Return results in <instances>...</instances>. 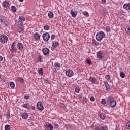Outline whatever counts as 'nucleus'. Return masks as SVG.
<instances>
[{"label":"nucleus","mask_w":130,"mask_h":130,"mask_svg":"<svg viewBox=\"0 0 130 130\" xmlns=\"http://www.w3.org/2000/svg\"><path fill=\"white\" fill-rule=\"evenodd\" d=\"M19 2H24V0H19Z\"/></svg>","instance_id":"680f3d73"},{"label":"nucleus","mask_w":130,"mask_h":130,"mask_svg":"<svg viewBox=\"0 0 130 130\" xmlns=\"http://www.w3.org/2000/svg\"><path fill=\"white\" fill-rule=\"evenodd\" d=\"M48 17L51 19H52V18H53V13L51 11H50L48 13Z\"/></svg>","instance_id":"393cba45"},{"label":"nucleus","mask_w":130,"mask_h":130,"mask_svg":"<svg viewBox=\"0 0 130 130\" xmlns=\"http://www.w3.org/2000/svg\"><path fill=\"white\" fill-rule=\"evenodd\" d=\"M22 117L23 119H27L28 118V114L27 113H24L22 114Z\"/></svg>","instance_id":"412c9836"},{"label":"nucleus","mask_w":130,"mask_h":130,"mask_svg":"<svg viewBox=\"0 0 130 130\" xmlns=\"http://www.w3.org/2000/svg\"><path fill=\"white\" fill-rule=\"evenodd\" d=\"M120 77L123 79L125 77V74L123 72H120Z\"/></svg>","instance_id":"b1692460"},{"label":"nucleus","mask_w":130,"mask_h":130,"mask_svg":"<svg viewBox=\"0 0 130 130\" xmlns=\"http://www.w3.org/2000/svg\"><path fill=\"white\" fill-rule=\"evenodd\" d=\"M1 78H2V76L0 75V79H1Z\"/></svg>","instance_id":"0e129e2a"},{"label":"nucleus","mask_w":130,"mask_h":130,"mask_svg":"<svg viewBox=\"0 0 130 130\" xmlns=\"http://www.w3.org/2000/svg\"><path fill=\"white\" fill-rule=\"evenodd\" d=\"M91 126H92V127L94 126V125L92 124V125H91Z\"/></svg>","instance_id":"e2e57ef3"},{"label":"nucleus","mask_w":130,"mask_h":130,"mask_svg":"<svg viewBox=\"0 0 130 130\" xmlns=\"http://www.w3.org/2000/svg\"><path fill=\"white\" fill-rule=\"evenodd\" d=\"M97 55H98V58H99L100 59V58H102V57H103V54H102V53H101V52H99L97 53Z\"/></svg>","instance_id":"4be33fe9"},{"label":"nucleus","mask_w":130,"mask_h":130,"mask_svg":"<svg viewBox=\"0 0 130 130\" xmlns=\"http://www.w3.org/2000/svg\"><path fill=\"white\" fill-rule=\"evenodd\" d=\"M102 15H107V10L106 9H103L102 10Z\"/></svg>","instance_id":"7c9ffc66"},{"label":"nucleus","mask_w":130,"mask_h":130,"mask_svg":"<svg viewBox=\"0 0 130 130\" xmlns=\"http://www.w3.org/2000/svg\"><path fill=\"white\" fill-rule=\"evenodd\" d=\"M34 37L36 40H39V39H40V35L38 32H36L34 34Z\"/></svg>","instance_id":"4468645a"},{"label":"nucleus","mask_w":130,"mask_h":130,"mask_svg":"<svg viewBox=\"0 0 130 130\" xmlns=\"http://www.w3.org/2000/svg\"><path fill=\"white\" fill-rule=\"evenodd\" d=\"M58 127H59L58 124L57 123H54V128L55 129L58 128Z\"/></svg>","instance_id":"58836bf2"},{"label":"nucleus","mask_w":130,"mask_h":130,"mask_svg":"<svg viewBox=\"0 0 130 130\" xmlns=\"http://www.w3.org/2000/svg\"><path fill=\"white\" fill-rule=\"evenodd\" d=\"M10 51L11 52H17V48H16V43L15 42L11 45Z\"/></svg>","instance_id":"39448f33"},{"label":"nucleus","mask_w":130,"mask_h":130,"mask_svg":"<svg viewBox=\"0 0 130 130\" xmlns=\"http://www.w3.org/2000/svg\"><path fill=\"white\" fill-rule=\"evenodd\" d=\"M37 107L39 110L42 111L44 109V107H43V105H42V103L41 102H38L37 104Z\"/></svg>","instance_id":"423d86ee"},{"label":"nucleus","mask_w":130,"mask_h":130,"mask_svg":"<svg viewBox=\"0 0 130 130\" xmlns=\"http://www.w3.org/2000/svg\"><path fill=\"white\" fill-rule=\"evenodd\" d=\"M66 127L67 129H70L71 127H72V125L70 124H67L66 125Z\"/></svg>","instance_id":"473e14b6"},{"label":"nucleus","mask_w":130,"mask_h":130,"mask_svg":"<svg viewBox=\"0 0 130 130\" xmlns=\"http://www.w3.org/2000/svg\"><path fill=\"white\" fill-rule=\"evenodd\" d=\"M3 22H4V20L3 19V17L0 16V23H3Z\"/></svg>","instance_id":"8fccbe9b"},{"label":"nucleus","mask_w":130,"mask_h":130,"mask_svg":"<svg viewBox=\"0 0 130 130\" xmlns=\"http://www.w3.org/2000/svg\"><path fill=\"white\" fill-rule=\"evenodd\" d=\"M4 26H9V22L8 21L5 20L3 22Z\"/></svg>","instance_id":"c9c22d12"},{"label":"nucleus","mask_w":130,"mask_h":130,"mask_svg":"<svg viewBox=\"0 0 130 130\" xmlns=\"http://www.w3.org/2000/svg\"><path fill=\"white\" fill-rule=\"evenodd\" d=\"M58 46H59V44L57 42H54L52 45L51 50H54Z\"/></svg>","instance_id":"1a4fd4ad"},{"label":"nucleus","mask_w":130,"mask_h":130,"mask_svg":"<svg viewBox=\"0 0 130 130\" xmlns=\"http://www.w3.org/2000/svg\"><path fill=\"white\" fill-rule=\"evenodd\" d=\"M95 130H101V128H100L99 127H95Z\"/></svg>","instance_id":"864d4df0"},{"label":"nucleus","mask_w":130,"mask_h":130,"mask_svg":"<svg viewBox=\"0 0 130 130\" xmlns=\"http://www.w3.org/2000/svg\"><path fill=\"white\" fill-rule=\"evenodd\" d=\"M102 2H103V3H106V0H102Z\"/></svg>","instance_id":"bf43d9fd"},{"label":"nucleus","mask_w":130,"mask_h":130,"mask_svg":"<svg viewBox=\"0 0 130 130\" xmlns=\"http://www.w3.org/2000/svg\"><path fill=\"white\" fill-rule=\"evenodd\" d=\"M29 105L28 103H26L23 104V107H24V108H26V109H27L28 110H30V107H29Z\"/></svg>","instance_id":"6ab92c4d"},{"label":"nucleus","mask_w":130,"mask_h":130,"mask_svg":"<svg viewBox=\"0 0 130 130\" xmlns=\"http://www.w3.org/2000/svg\"><path fill=\"white\" fill-rule=\"evenodd\" d=\"M19 20H20V21H21L22 22H24V21L26 20V18L23 16H20Z\"/></svg>","instance_id":"c756f323"},{"label":"nucleus","mask_w":130,"mask_h":130,"mask_svg":"<svg viewBox=\"0 0 130 130\" xmlns=\"http://www.w3.org/2000/svg\"><path fill=\"white\" fill-rule=\"evenodd\" d=\"M104 85L106 87L107 91H109V90H110V86H109L108 83H107V82H105Z\"/></svg>","instance_id":"a211bd4d"},{"label":"nucleus","mask_w":130,"mask_h":130,"mask_svg":"<svg viewBox=\"0 0 130 130\" xmlns=\"http://www.w3.org/2000/svg\"><path fill=\"white\" fill-rule=\"evenodd\" d=\"M126 33H127V34H129L130 35V26H127L126 27Z\"/></svg>","instance_id":"bb28decb"},{"label":"nucleus","mask_w":130,"mask_h":130,"mask_svg":"<svg viewBox=\"0 0 130 130\" xmlns=\"http://www.w3.org/2000/svg\"><path fill=\"white\" fill-rule=\"evenodd\" d=\"M29 99V96L28 95H25L24 96V99L28 100Z\"/></svg>","instance_id":"5fc2aeb1"},{"label":"nucleus","mask_w":130,"mask_h":130,"mask_svg":"<svg viewBox=\"0 0 130 130\" xmlns=\"http://www.w3.org/2000/svg\"><path fill=\"white\" fill-rule=\"evenodd\" d=\"M101 103L103 105H105V104H106V101L105 100V99H103L101 101Z\"/></svg>","instance_id":"2f4dec72"},{"label":"nucleus","mask_w":130,"mask_h":130,"mask_svg":"<svg viewBox=\"0 0 130 130\" xmlns=\"http://www.w3.org/2000/svg\"><path fill=\"white\" fill-rule=\"evenodd\" d=\"M8 41V37L7 36L3 35L0 37V42L1 43H5Z\"/></svg>","instance_id":"20e7f679"},{"label":"nucleus","mask_w":130,"mask_h":130,"mask_svg":"<svg viewBox=\"0 0 130 130\" xmlns=\"http://www.w3.org/2000/svg\"><path fill=\"white\" fill-rule=\"evenodd\" d=\"M39 74L40 75H43V69H42V68H40L39 69Z\"/></svg>","instance_id":"72a5a7b5"},{"label":"nucleus","mask_w":130,"mask_h":130,"mask_svg":"<svg viewBox=\"0 0 130 130\" xmlns=\"http://www.w3.org/2000/svg\"><path fill=\"white\" fill-rule=\"evenodd\" d=\"M106 79L107 80H110L111 79V78L110 77V75H106Z\"/></svg>","instance_id":"c03bdc74"},{"label":"nucleus","mask_w":130,"mask_h":130,"mask_svg":"<svg viewBox=\"0 0 130 130\" xmlns=\"http://www.w3.org/2000/svg\"><path fill=\"white\" fill-rule=\"evenodd\" d=\"M83 101H85V102H87V101H88V100H87V98H86V97H84V98H83Z\"/></svg>","instance_id":"603ef678"},{"label":"nucleus","mask_w":130,"mask_h":130,"mask_svg":"<svg viewBox=\"0 0 130 130\" xmlns=\"http://www.w3.org/2000/svg\"><path fill=\"white\" fill-rule=\"evenodd\" d=\"M10 128H11V126H10V125H6L5 126V130H10Z\"/></svg>","instance_id":"f704fd0d"},{"label":"nucleus","mask_w":130,"mask_h":130,"mask_svg":"<svg viewBox=\"0 0 130 130\" xmlns=\"http://www.w3.org/2000/svg\"><path fill=\"white\" fill-rule=\"evenodd\" d=\"M75 92L76 93H79L80 92V89L78 88H75Z\"/></svg>","instance_id":"de8ad7c7"},{"label":"nucleus","mask_w":130,"mask_h":130,"mask_svg":"<svg viewBox=\"0 0 130 130\" xmlns=\"http://www.w3.org/2000/svg\"><path fill=\"white\" fill-rule=\"evenodd\" d=\"M54 67L58 69L59 68H60V64H59L58 62H55L54 64Z\"/></svg>","instance_id":"5701e85b"},{"label":"nucleus","mask_w":130,"mask_h":130,"mask_svg":"<svg viewBox=\"0 0 130 130\" xmlns=\"http://www.w3.org/2000/svg\"><path fill=\"white\" fill-rule=\"evenodd\" d=\"M6 118H7V119H9L10 118V114L7 115Z\"/></svg>","instance_id":"4d7b16f0"},{"label":"nucleus","mask_w":130,"mask_h":130,"mask_svg":"<svg viewBox=\"0 0 130 130\" xmlns=\"http://www.w3.org/2000/svg\"><path fill=\"white\" fill-rule=\"evenodd\" d=\"M105 37V34L103 31L99 32L96 36L98 41H101Z\"/></svg>","instance_id":"f03ea898"},{"label":"nucleus","mask_w":130,"mask_h":130,"mask_svg":"<svg viewBox=\"0 0 130 130\" xmlns=\"http://www.w3.org/2000/svg\"><path fill=\"white\" fill-rule=\"evenodd\" d=\"M70 13L73 18H76V17H77V15H78V12L74 11L73 10H71Z\"/></svg>","instance_id":"9b49d317"},{"label":"nucleus","mask_w":130,"mask_h":130,"mask_svg":"<svg viewBox=\"0 0 130 130\" xmlns=\"http://www.w3.org/2000/svg\"><path fill=\"white\" fill-rule=\"evenodd\" d=\"M84 16H89V13L87 12H84L83 13Z\"/></svg>","instance_id":"09e8293b"},{"label":"nucleus","mask_w":130,"mask_h":130,"mask_svg":"<svg viewBox=\"0 0 130 130\" xmlns=\"http://www.w3.org/2000/svg\"><path fill=\"white\" fill-rule=\"evenodd\" d=\"M50 39V35L48 32H46L43 34V39L44 41L47 42Z\"/></svg>","instance_id":"7ed1b4c3"},{"label":"nucleus","mask_w":130,"mask_h":130,"mask_svg":"<svg viewBox=\"0 0 130 130\" xmlns=\"http://www.w3.org/2000/svg\"><path fill=\"white\" fill-rule=\"evenodd\" d=\"M126 127L127 129H130V121L128 122L126 125Z\"/></svg>","instance_id":"4c0bfd02"},{"label":"nucleus","mask_w":130,"mask_h":130,"mask_svg":"<svg viewBox=\"0 0 130 130\" xmlns=\"http://www.w3.org/2000/svg\"><path fill=\"white\" fill-rule=\"evenodd\" d=\"M11 10L12 11V12H13L14 13H16V12H17V8H16V7L12 6L11 7Z\"/></svg>","instance_id":"a878e982"},{"label":"nucleus","mask_w":130,"mask_h":130,"mask_svg":"<svg viewBox=\"0 0 130 130\" xmlns=\"http://www.w3.org/2000/svg\"><path fill=\"white\" fill-rule=\"evenodd\" d=\"M42 52L45 56L49 55V49L47 48H44L42 49Z\"/></svg>","instance_id":"6e6552de"},{"label":"nucleus","mask_w":130,"mask_h":130,"mask_svg":"<svg viewBox=\"0 0 130 130\" xmlns=\"http://www.w3.org/2000/svg\"><path fill=\"white\" fill-rule=\"evenodd\" d=\"M46 127L47 128V130H52V129H53V126H52V125H51V124H50L49 125H47L46 126Z\"/></svg>","instance_id":"aec40b11"},{"label":"nucleus","mask_w":130,"mask_h":130,"mask_svg":"<svg viewBox=\"0 0 130 130\" xmlns=\"http://www.w3.org/2000/svg\"><path fill=\"white\" fill-rule=\"evenodd\" d=\"M95 45H99V43H98V42H95Z\"/></svg>","instance_id":"13d9d810"},{"label":"nucleus","mask_w":130,"mask_h":130,"mask_svg":"<svg viewBox=\"0 0 130 130\" xmlns=\"http://www.w3.org/2000/svg\"><path fill=\"white\" fill-rule=\"evenodd\" d=\"M44 30H49L50 27L48 26V25H46L44 26Z\"/></svg>","instance_id":"e433bc0d"},{"label":"nucleus","mask_w":130,"mask_h":130,"mask_svg":"<svg viewBox=\"0 0 130 130\" xmlns=\"http://www.w3.org/2000/svg\"><path fill=\"white\" fill-rule=\"evenodd\" d=\"M47 82V80H46Z\"/></svg>","instance_id":"69168bd1"},{"label":"nucleus","mask_w":130,"mask_h":130,"mask_svg":"<svg viewBox=\"0 0 130 130\" xmlns=\"http://www.w3.org/2000/svg\"><path fill=\"white\" fill-rule=\"evenodd\" d=\"M106 31H107V32H110V31H111L110 27H109V26H106Z\"/></svg>","instance_id":"ea45409f"},{"label":"nucleus","mask_w":130,"mask_h":130,"mask_svg":"<svg viewBox=\"0 0 130 130\" xmlns=\"http://www.w3.org/2000/svg\"><path fill=\"white\" fill-rule=\"evenodd\" d=\"M66 76L67 77H69V78H71V77H73L74 76V72H73V70H68L66 72Z\"/></svg>","instance_id":"0eeeda50"},{"label":"nucleus","mask_w":130,"mask_h":130,"mask_svg":"<svg viewBox=\"0 0 130 130\" xmlns=\"http://www.w3.org/2000/svg\"><path fill=\"white\" fill-rule=\"evenodd\" d=\"M54 38H55V35H54V34L52 35L51 36V40H53L54 39Z\"/></svg>","instance_id":"37998d69"},{"label":"nucleus","mask_w":130,"mask_h":130,"mask_svg":"<svg viewBox=\"0 0 130 130\" xmlns=\"http://www.w3.org/2000/svg\"><path fill=\"white\" fill-rule=\"evenodd\" d=\"M99 116L100 117L101 119H102V120H104L105 119L104 115L100 112H99Z\"/></svg>","instance_id":"dca6fc26"},{"label":"nucleus","mask_w":130,"mask_h":130,"mask_svg":"<svg viewBox=\"0 0 130 130\" xmlns=\"http://www.w3.org/2000/svg\"><path fill=\"white\" fill-rule=\"evenodd\" d=\"M18 82H20V83H22L23 84H24V83H25V81H24V79H23L22 78H18Z\"/></svg>","instance_id":"c85d7f7f"},{"label":"nucleus","mask_w":130,"mask_h":130,"mask_svg":"<svg viewBox=\"0 0 130 130\" xmlns=\"http://www.w3.org/2000/svg\"><path fill=\"white\" fill-rule=\"evenodd\" d=\"M2 5L4 8H7L9 6V1H4Z\"/></svg>","instance_id":"2eb2a0df"},{"label":"nucleus","mask_w":130,"mask_h":130,"mask_svg":"<svg viewBox=\"0 0 130 130\" xmlns=\"http://www.w3.org/2000/svg\"><path fill=\"white\" fill-rule=\"evenodd\" d=\"M42 58V57H41V55L39 56L38 58V60H39V61H40V62H41V59Z\"/></svg>","instance_id":"49530a36"},{"label":"nucleus","mask_w":130,"mask_h":130,"mask_svg":"<svg viewBox=\"0 0 130 130\" xmlns=\"http://www.w3.org/2000/svg\"><path fill=\"white\" fill-rule=\"evenodd\" d=\"M60 107L61 108H64L66 107V105L63 104H60Z\"/></svg>","instance_id":"a18cd8bd"},{"label":"nucleus","mask_w":130,"mask_h":130,"mask_svg":"<svg viewBox=\"0 0 130 130\" xmlns=\"http://www.w3.org/2000/svg\"><path fill=\"white\" fill-rule=\"evenodd\" d=\"M17 27H18L19 29L21 30V32L22 33H24V27L22 25V24H18L17 25Z\"/></svg>","instance_id":"ddd939ff"},{"label":"nucleus","mask_w":130,"mask_h":130,"mask_svg":"<svg viewBox=\"0 0 130 130\" xmlns=\"http://www.w3.org/2000/svg\"><path fill=\"white\" fill-rule=\"evenodd\" d=\"M108 128L107 126H103L101 127V130H107Z\"/></svg>","instance_id":"79ce46f5"},{"label":"nucleus","mask_w":130,"mask_h":130,"mask_svg":"<svg viewBox=\"0 0 130 130\" xmlns=\"http://www.w3.org/2000/svg\"><path fill=\"white\" fill-rule=\"evenodd\" d=\"M88 81L89 82H91V83H92V84H94L96 83V81H97V79H96L95 77H91L89 79Z\"/></svg>","instance_id":"f8f14e48"},{"label":"nucleus","mask_w":130,"mask_h":130,"mask_svg":"<svg viewBox=\"0 0 130 130\" xmlns=\"http://www.w3.org/2000/svg\"><path fill=\"white\" fill-rule=\"evenodd\" d=\"M9 85L12 89H14L15 88V83L13 82H10L9 83Z\"/></svg>","instance_id":"cd10ccee"},{"label":"nucleus","mask_w":130,"mask_h":130,"mask_svg":"<svg viewBox=\"0 0 130 130\" xmlns=\"http://www.w3.org/2000/svg\"><path fill=\"white\" fill-rule=\"evenodd\" d=\"M106 103L107 104H110V106L112 108L116 106V101H114L112 97L108 98L107 100Z\"/></svg>","instance_id":"f257e3e1"},{"label":"nucleus","mask_w":130,"mask_h":130,"mask_svg":"<svg viewBox=\"0 0 130 130\" xmlns=\"http://www.w3.org/2000/svg\"><path fill=\"white\" fill-rule=\"evenodd\" d=\"M32 110H35V107H32Z\"/></svg>","instance_id":"052dcab7"},{"label":"nucleus","mask_w":130,"mask_h":130,"mask_svg":"<svg viewBox=\"0 0 130 130\" xmlns=\"http://www.w3.org/2000/svg\"><path fill=\"white\" fill-rule=\"evenodd\" d=\"M123 8L125 10H130V4H125L123 5Z\"/></svg>","instance_id":"f3484780"},{"label":"nucleus","mask_w":130,"mask_h":130,"mask_svg":"<svg viewBox=\"0 0 130 130\" xmlns=\"http://www.w3.org/2000/svg\"><path fill=\"white\" fill-rule=\"evenodd\" d=\"M17 47L19 50L22 51L24 49V46L21 43H19L17 44Z\"/></svg>","instance_id":"9d476101"},{"label":"nucleus","mask_w":130,"mask_h":130,"mask_svg":"<svg viewBox=\"0 0 130 130\" xmlns=\"http://www.w3.org/2000/svg\"><path fill=\"white\" fill-rule=\"evenodd\" d=\"M90 99L91 101H95V98H94L93 96L91 97Z\"/></svg>","instance_id":"3c124183"},{"label":"nucleus","mask_w":130,"mask_h":130,"mask_svg":"<svg viewBox=\"0 0 130 130\" xmlns=\"http://www.w3.org/2000/svg\"><path fill=\"white\" fill-rule=\"evenodd\" d=\"M3 59H4V58H3V57L0 56V62L2 61Z\"/></svg>","instance_id":"6e6d98bb"},{"label":"nucleus","mask_w":130,"mask_h":130,"mask_svg":"<svg viewBox=\"0 0 130 130\" xmlns=\"http://www.w3.org/2000/svg\"><path fill=\"white\" fill-rule=\"evenodd\" d=\"M87 63H88V64L91 65V64H92V61H91L90 59H87Z\"/></svg>","instance_id":"a19ab883"}]
</instances>
